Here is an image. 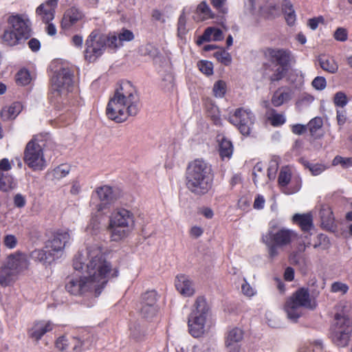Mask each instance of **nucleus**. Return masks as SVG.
<instances>
[{
	"instance_id": "obj_1",
	"label": "nucleus",
	"mask_w": 352,
	"mask_h": 352,
	"mask_svg": "<svg viewBox=\"0 0 352 352\" xmlns=\"http://www.w3.org/2000/svg\"><path fill=\"white\" fill-rule=\"evenodd\" d=\"M73 267L75 270H82L87 274L94 287L95 297L101 294L110 278L118 275V270L112 268L97 243L87 245L85 251H79L74 258Z\"/></svg>"
},
{
	"instance_id": "obj_2",
	"label": "nucleus",
	"mask_w": 352,
	"mask_h": 352,
	"mask_svg": "<svg viewBox=\"0 0 352 352\" xmlns=\"http://www.w3.org/2000/svg\"><path fill=\"white\" fill-rule=\"evenodd\" d=\"M140 109V98L136 88L129 81H122L108 102L107 115L109 119L122 122L129 116L137 115Z\"/></svg>"
},
{
	"instance_id": "obj_3",
	"label": "nucleus",
	"mask_w": 352,
	"mask_h": 352,
	"mask_svg": "<svg viewBox=\"0 0 352 352\" xmlns=\"http://www.w3.org/2000/svg\"><path fill=\"white\" fill-rule=\"evenodd\" d=\"M211 165L203 160H195L188 165L186 173V188L195 195H204L212 187Z\"/></svg>"
},
{
	"instance_id": "obj_4",
	"label": "nucleus",
	"mask_w": 352,
	"mask_h": 352,
	"mask_svg": "<svg viewBox=\"0 0 352 352\" xmlns=\"http://www.w3.org/2000/svg\"><path fill=\"white\" fill-rule=\"evenodd\" d=\"M135 227V215L131 210L124 208H115L109 216L108 230L113 241H119L126 237Z\"/></svg>"
},
{
	"instance_id": "obj_5",
	"label": "nucleus",
	"mask_w": 352,
	"mask_h": 352,
	"mask_svg": "<svg viewBox=\"0 0 352 352\" xmlns=\"http://www.w3.org/2000/svg\"><path fill=\"white\" fill-rule=\"evenodd\" d=\"M297 237L292 230L278 228L275 223H271L267 232L263 234L262 242L267 246L271 258L278 254V248L289 245Z\"/></svg>"
},
{
	"instance_id": "obj_6",
	"label": "nucleus",
	"mask_w": 352,
	"mask_h": 352,
	"mask_svg": "<svg viewBox=\"0 0 352 352\" xmlns=\"http://www.w3.org/2000/svg\"><path fill=\"white\" fill-rule=\"evenodd\" d=\"M316 307V301L310 296L308 289L302 287L286 300L284 310L288 319L296 322L302 316L304 309H314Z\"/></svg>"
},
{
	"instance_id": "obj_7",
	"label": "nucleus",
	"mask_w": 352,
	"mask_h": 352,
	"mask_svg": "<svg viewBox=\"0 0 352 352\" xmlns=\"http://www.w3.org/2000/svg\"><path fill=\"white\" fill-rule=\"evenodd\" d=\"M316 307V301L310 296L308 289L302 287L286 300L284 310L288 319L296 322L302 316L304 309H314Z\"/></svg>"
},
{
	"instance_id": "obj_8",
	"label": "nucleus",
	"mask_w": 352,
	"mask_h": 352,
	"mask_svg": "<svg viewBox=\"0 0 352 352\" xmlns=\"http://www.w3.org/2000/svg\"><path fill=\"white\" fill-rule=\"evenodd\" d=\"M209 311L206 298L203 296L197 297L188 320L189 333L194 338L201 337L205 333L206 321Z\"/></svg>"
},
{
	"instance_id": "obj_9",
	"label": "nucleus",
	"mask_w": 352,
	"mask_h": 352,
	"mask_svg": "<svg viewBox=\"0 0 352 352\" xmlns=\"http://www.w3.org/2000/svg\"><path fill=\"white\" fill-rule=\"evenodd\" d=\"M109 34H102L96 30L92 31L85 41V59L89 63L95 62L104 54L106 47H109Z\"/></svg>"
},
{
	"instance_id": "obj_10",
	"label": "nucleus",
	"mask_w": 352,
	"mask_h": 352,
	"mask_svg": "<svg viewBox=\"0 0 352 352\" xmlns=\"http://www.w3.org/2000/svg\"><path fill=\"white\" fill-rule=\"evenodd\" d=\"M43 146L39 144L36 136L28 142L23 153L25 164L33 170H41L46 167Z\"/></svg>"
},
{
	"instance_id": "obj_11",
	"label": "nucleus",
	"mask_w": 352,
	"mask_h": 352,
	"mask_svg": "<svg viewBox=\"0 0 352 352\" xmlns=\"http://www.w3.org/2000/svg\"><path fill=\"white\" fill-rule=\"evenodd\" d=\"M73 85V74L69 69H60L52 78V91L54 97L67 94Z\"/></svg>"
},
{
	"instance_id": "obj_12",
	"label": "nucleus",
	"mask_w": 352,
	"mask_h": 352,
	"mask_svg": "<svg viewBox=\"0 0 352 352\" xmlns=\"http://www.w3.org/2000/svg\"><path fill=\"white\" fill-rule=\"evenodd\" d=\"M351 336L352 323L338 322L332 326L331 338L336 345L341 347L347 346Z\"/></svg>"
},
{
	"instance_id": "obj_13",
	"label": "nucleus",
	"mask_w": 352,
	"mask_h": 352,
	"mask_svg": "<svg viewBox=\"0 0 352 352\" xmlns=\"http://www.w3.org/2000/svg\"><path fill=\"white\" fill-rule=\"evenodd\" d=\"M230 122L237 126L243 135H248L254 124V116L250 111L239 108L230 117Z\"/></svg>"
},
{
	"instance_id": "obj_14",
	"label": "nucleus",
	"mask_w": 352,
	"mask_h": 352,
	"mask_svg": "<svg viewBox=\"0 0 352 352\" xmlns=\"http://www.w3.org/2000/svg\"><path fill=\"white\" fill-rule=\"evenodd\" d=\"M70 240L68 231L58 230L52 234L51 237L45 243V248L55 257L56 254L62 252Z\"/></svg>"
},
{
	"instance_id": "obj_15",
	"label": "nucleus",
	"mask_w": 352,
	"mask_h": 352,
	"mask_svg": "<svg viewBox=\"0 0 352 352\" xmlns=\"http://www.w3.org/2000/svg\"><path fill=\"white\" fill-rule=\"evenodd\" d=\"M65 289L72 295H84L89 293L94 296V287L87 276L79 278H69Z\"/></svg>"
},
{
	"instance_id": "obj_16",
	"label": "nucleus",
	"mask_w": 352,
	"mask_h": 352,
	"mask_svg": "<svg viewBox=\"0 0 352 352\" xmlns=\"http://www.w3.org/2000/svg\"><path fill=\"white\" fill-rule=\"evenodd\" d=\"M95 193L101 201V204L97 206L98 212H103L107 209L108 205L113 203L119 197L118 192L107 185L97 188Z\"/></svg>"
},
{
	"instance_id": "obj_17",
	"label": "nucleus",
	"mask_w": 352,
	"mask_h": 352,
	"mask_svg": "<svg viewBox=\"0 0 352 352\" xmlns=\"http://www.w3.org/2000/svg\"><path fill=\"white\" fill-rule=\"evenodd\" d=\"M8 25L25 39L31 36L30 22L19 14L12 15L8 19Z\"/></svg>"
},
{
	"instance_id": "obj_18",
	"label": "nucleus",
	"mask_w": 352,
	"mask_h": 352,
	"mask_svg": "<svg viewBox=\"0 0 352 352\" xmlns=\"http://www.w3.org/2000/svg\"><path fill=\"white\" fill-rule=\"evenodd\" d=\"M59 0H46L36 9V15L43 23H49L54 18Z\"/></svg>"
},
{
	"instance_id": "obj_19",
	"label": "nucleus",
	"mask_w": 352,
	"mask_h": 352,
	"mask_svg": "<svg viewBox=\"0 0 352 352\" xmlns=\"http://www.w3.org/2000/svg\"><path fill=\"white\" fill-rule=\"evenodd\" d=\"M265 54L272 63H276V65L288 67L291 58V53L289 50L268 48Z\"/></svg>"
},
{
	"instance_id": "obj_20",
	"label": "nucleus",
	"mask_w": 352,
	"mask_h": 352,
	"mask_svg": "<svg viewBox=\"0 0 352 352\" xmlns=\"http://www.w3.org/2000/svg\"><path fill=\"white\" fill-rule=\"evenodd\" d=\"M6 265L16 276L28 268L29 261L25 254H12L8 256Z\"/></svg>"
},
{
	"instance_id": "obj_21",
	"label": "nucleus",
	"mask_w": 352,
	"mask_h": 352,
	"mask_svg": "<svg viewBox=\"0 0 352 352\" xmlns=\"http://www.w3.org/2000/svg\"><path fill=\"white\" fill-rule=\"evenodd\" d=\"M54 324L50 320L35 322L28 331V336L38 342L46 333L51 331Z\"/></svg>"
},
{
	"instance_id": "obj_22",
	"label": "nucleus",
	"mask_w": 352,
	"mask_h": 352,
	"mask_svg": "<svg viewBox=\"0 0 352 352\" xmlns=\"http://www.w3.org/2000/svg\"><path fill=\"white\" fill-rule=\"evenodd\" d=\"M351 305L346 301H341L336 305L335 322H341L352 323Z\"/></svg>"
},
{
	"instance_id": "obj_23",
	"label": "nucleus",
	"mask_w": 352,
	"mask_h": 352,
	"mask_svg": "<svg viewBox=\"0 0 352 352\" xmlns=\"http://www.w3.org/2000/svg\"><path fill=\"white\" fill-rule=\"evenodd\" d=\"M82 17V13L78 8H71L65 12L61 21V26L63 29H69L81 20Z\"/></svg>"
},
{
	"instance_id": "obj_24",
	"label": "nucleus",
	"mask_w": 352,
	"mask_h": 352,
	"mask_svg": "<svg viewBox=\"0 0 352 352\" xmlns=\"http://www.w3.org/2000/svg\"><path fill=\"white\" fill-rule=\"evenodd\" d=\"M270 67V65L268 63H264L263 65V76L265 78H268L271 82H276L282 80L285 76L286 73L288 71L287 67L276 65L275 69L272 68L271 69L272 71H273V73L272 74H270L268 70Z\"/></svg>"
},
{
	"instance_id": "obj_25",
	"label": "nucleus",
	"mask_w": 352,
	"mask_h": 352,
	"mask_svg": "<svg viewBox=\"0 0 352 352\" xmlns=\"http://www.w3.org/2000/svg\"><path fill=\"white\" fill-rule=\"evenodd\" d=\"M175 285L177 290L185 296H190L195 293L192 282L185 275H178Z\"/></svg>"
},
{
	"instance_id": "obj_26",
	"label": "nucleus",
	"mask_w": 352,
	"mask_h": 352,
	"mask_svg": "<svg viewBox=\"0 0 352 352\" xmlns=\"http://www.w3.org/2000/svg\"><path fill=\"white\" fill-rule=\"evenodd\" d=\"M109 48L116 50L121 47L124 41H131L134 39L133 33L129 30L123 29L118 36L109 34Z\"/></svg>"
},
{
	"instance_id": "obj_27",
	"label": "nucleus",
	"mask_w": 352,
	"mask_h": 352,
	"mask_svg": "<svg viewBox=\"0 0 352 352\" xmlns=\"http://www.w3.org/2000/svg\"><path fill=\"white\" fill-rule=\"evenodd\" d=\"M292 221L299 226L304 232L309 231L314 227L313 217L310 213H296L292 217Z\"/></svg>"
},
{
	"instance_id": "obj_28",
	"label": "nucleus",
	"mask_w": 352,
	"mask_h": 352,
	"mask_svg": "<svg viewBox=\"0 0 352 352\" xmlns=\"http://www.w3.org/2000/svg\"><path fill=\"white\" fill-rule=\"evenodd\" d=\"M217 138L219 142V152L221 157L222 159L225 157L230 158L233 153L232 142L222 134H219Z\"/></svg>"
},
{
	"instance_id": "obj_29",
	"label": "nucleus",
	"mask_w": 352,
	"mask_h": 352,
	"mask_svg": "<svg viewBox=\"0 0 352 352\" xmlns=\"http://www.w3.org/2000/svg\"><path fill=\"white\" fill-rule=\"evenodd\" d=\"M319 216L322 226L330 230L334 228V217L331 209L327 206H323L320 208Z\"/></svg>"
},
{
	"instance_id": "obj_30",
	"label": "nucleus",
	"mask_w": 352,
	"mask_h": 352,
	"mask_svg": "<svg viewBox=\"0 0 352 352\" xmlns=\"http://www.w3.org/2000/svg\"><path fill=\"white\" fill-rule=\"evenodd\" d=\"M30 257L43 264H50L54 261L55 257L45 248L43 249H36L30 253Z\"/></svg>"
},
{
	"instance_id": "obj_31",
	"label": "nucleus",
	"mask_w": 352,
	"mask_h": 352,
	"mask_svg": "<svg viewBox=\"0 0 352 352\" xmlns=\"http://www.w3.org/2000/svg\"><path fill=\"white\" fill-rule=\"evenodd\" d=\"M22 106L19 102H14L9 107H6L1 111L3 120H14L21 111Z\"/></svg>"
},
{
	"instance_id": "obj_32",
	"label": "nucleus",
	"mask_w": 352,
	"mask_h": 352,
	"mask_svg": "<svg viewBox=\"0 0 352 352\" xmlns=\"http://www.w3.org/2000/svg\"><path fill=\"white\" fill-rule=\"evenodd\" d=\"M318 63L320 67L329 74H336L338 70V65L337 62L333 59L327 58L324 55L318 56Z\"/></svg>"
},
{
	"instance_id": "obj_33",
	"label": "nucleus",
	"mask_w": 352,
	"mask_h": 352,
	"mask_svg": "<svg viewBox=\"0 0 352 352\" xmlns=\"http://www.w3.org/2000/svg\"><path fill=\"white\" fill-rule=\"evenodd\" d=\"M2 39L6 44L10 46H14L25 40L21 35H18L10 26L5 30Z\"/></svg>"
},
{
	"instance_id": "obj_34",
	"label": "nucleus",
	"mask_w": 352,
	"mask_h": 352,
	"mask_svg": "<svg viewBox=\"0 0 352 352\" xmlns=\"http://www.w3.org/2000/svg\"><path fill=\"white\" fill-rule=\"evenodd\" d=\"M16 275L5 265L0 270V285L7 287L13 283Z\"/></svg>"
},
{
	"instance_id": "obj_35",
	"label": "nucleus",
	"mask_w": 352,
	"mask_h": 352,
	"mask_svg": "<svg viewBox=\"0 0 352 352\" xmlns=\"http://www.w3.org/2000/svg\"><path fill=\"white\" fill-rule=\"evenodd\" d=\"M280 89H278L272 96V103L274 107H280L292 98L291 91H287L280 92Z\"/></svg>"
},
{
	"instance_id": "obj_36",
	"label": "nucleus",
	"mask_w": 352,
	"mask_h": 352,
	"mask_svg": "<svg viewBox=\"0 0 352 352\" xmlns=\"http://www.w3.org/2000/svg\"><path fill=\"white\" fill-rule=\"evenodd\" d=\"M282 7L287 24L293 25L296 21V14L292 4L289 0H283Z\"/></svg>"
},
{
	"instance_id": "obj_37",
	"label": "nucleus",
	"mask_w": 352,
	"mask_h": 352,
	"mask_svg": "<svg viewBox=\"0 0 352 352\" xmlns=\"http://www.w3.org/2000/svg\"><path fill=\"white\" fill-rule=\"evenodd\" d=\"M211 36H212L214 41H221L223 39V32L219 29L208 28L200 39L204 41H209L211 39Z\"/></svg>"
},
{
	"instance_id": "obj_38",
	"label": "nucleus",
	"mask_w": 352,
	"mask_h": 352,
	"mask_svg": "<svg viewBox=\"0 0 352 352\" xmlns=\"http://www.w3.org/2000/svg\"><path fill=\"white\" fill-rule=\"evenodd\" d=\"M70 171V167L67 164H60L56 167L48 174L52 177L53 179H60L66 177Z\"/></svg>"
},
{
	"instance_id": "obj_39",
	"label": "nucleus",
	"mask_w": 352,
	"mask_h": 352,
	"mask_svg": "<svg viewBox=\"0 0 352 352\" xmlns=\"http://www.w3.org/2000/svg\"><path fill=\"white\" fill-rule=\"evenodd\" d=\"M157 292L155 290L147 291L142 295L141 305L157 306Z\"/></svg>"
},
{
	"instance_id": "obj_40",
	"label": "nucleus",
	"mask_w": 352,
	"mask_h": 352,
	"mask_svg": "<svg viewBox=\"0 0 352 352\" xmlns=\"http://www.w3.org/2000/svg\"><path fill=\"white\" fill-rule=\"evenodd\" d=\"M268 120H270L272 125L277 126L283 124L285 122V118L283 114L278 113L274 109H270L267 112Z\"/></svg>"
},
{
	"instance_id": "obj_41",
	"label": "nucleus",
	"mask_w": 352,
	"mask_h": 352,
	"mask_svg": "<svg viewBox=\"0 0 352 352\" xmlns=\"http://www.w3.org/2000/svg\"><path fill=\"white\" fill-rule=\"evenodd\" d=\"M243 331L241 329L238 327L233 328L228 331L226 340L241 343L243 339Z\"/></svg>"
},
{
	"instance_id": "obj_42",
	"label": "nucleus",
	"mask_w": 352,
	"mask_h": 352,
	"mask_svg": "<svg viewBox=\"0 0 352 352\" xmlns=\"http://www.w3.org/2000/svg\"><path fill=\"white\" fill-rule=\"evenodd\" d=\"M13 185L12 177L0 171V190L8 191L13 188Z\"/></svg>"
},
{
	"instance_id": "obj_43",
	"label": "nucleus",
	"mask_w": 352,
	"mask_h": 352,
	"mask_svg": "<svg viewBox=\"0 0 352 352\" xmlns=\"http://www.w3.org/2000/svg\"><path fill=\"white\" fill-rule=\"evenodd\" d=\"M16 82L21 86L28 85L31 81V76L27 69H21L16 74Z\"/></svg>"
},
{
	"instance_id": "obj_44",
	"label": "nucleus",
	"mask_w": 352,
	"mask_h": 352,
	"mask_svg": "<svg viewBox=\"0 0 352 352\" xmlns=\"http://www.w3.org/2000/svg\"><path fill=\"white\" fill-rule=\"evenodd\" d=\"M291 177L289 169L287 167L282 168L278 178V184L282 187L286 186L289 183Z\"/></svg>"
},
{
	"instance_id": "obj_45",
	"label": "nucleus",
	"mask_w": 352,
	"mask_h": 352,
	"mask_svg": "<svg viewBox=\"0 0 352 352\" xmlns=\"http://www.w3.org/2000/svg\"><path fill=\"white\" fill-rule=\"evenodd\" d=\"M157 306L141 305L140 314L142 316L147 320L152 319L157 314Z\"/></svg>"
},
{
	"instance_id": "obj_46",
	"label": "nucleus",
	"mask_w": 352,
	"mask_h": 352,
	"mask_svg": "<svg viewBox=\"0 0 352 352\" xmlns=\"http://www.w3.org/2000/svg\"><path fill=\"white\" fill-rule=\"evenodd\" d=\"M278 158L274 157L270 162L269 167L267 168V177L270 180L274 179L276 177V172L278 169Z\"/></svg>"
},
{
	"instance_id": "obj_47",
	"label": "nucleus",
	"mask_w": 352,
	"mask_h": 352,
	"mask_svg": "<svg viewBox=\"0 0 352 352\" xmlns=\"http://www.w3.org/2000/svg\"><path fill=\"white\" fill-rule=\"evenodd\" d=\"M213 93L215 97L223 98L226 91V84L223 80L217 81L213 86Z\"/></svg>"
},
{
	"instance_id": "obj_48",
	"label": "nucleus",
	"mask_w": 352,
	"mask_h": 352,
	"mask_svg": "<svg viewBox=\"0 0 352 352\" xmlns=\"http://www.w3.org/2000/svg\"><path fill=\"white\" fill-rule=\"evenodd\" d=\"M322 124V120L319 117L311 119L307 124L311 135H314L318 130L321 129Z\"/></svg>"
},
{
	"instance_id": "obj_49",
	"label": "nucleus",
	"mask_w": 352,
	"mask_h": 352,
	"mask_svg": "<svg viewBox=\"0 0 352 352\" xmlns=\"http://www.w3.org/2000/svg\"><path fill=\"white\" fill-rule=\"evenodd\" d=\"M214 56L221 63L225 65H228L231 63L232 58L230 54L227 52L226 50H222L218 52H216L214 54Z\"/></svg>"
},
{
	"instance_id": "obj_50",
	"label": "nucleus",
	"mask_w": 352,
	"mask_h": 352,
	"mask_svg": "<svg viewBox=\"0 0 352 352\" xmlns=\"http://www.w3.org/2000/svg\"><path fill=\"white\" fill-rule=\"evenodd\" d=\"M340 164L342 168H346L352 166V157H342L336 156L333 160V165L336 166Z\"/></svg>"
},
{
	"instance_id": "obj_51",
	"label": "nucleus",
	"mask_w": 352,
	"mask_h": 352,
	"mask_svg": "<svg viewBox=\"0 0 352 352\" xmlns=\"http://www.w3.org/2000/svg\"><path fill=\"white\" fill-rule=\"evenodd\" d=\"M333 102L336 106L344 107L348 102L346 95L342 91L337 92L334 96Z\"/></svg>"
},
{
	"instance_id": "obj_52",
	"label": "nucleus",
	"mask_w": 352,
	"mask_h": 352,
	"mask_svg": "<svg viewBox=\"0 0 352 352\" xmlns=\"http://www.w3.org/2000/svg\"><path fill=\"white\" fill-rule=\"evenodd\" d=\"M198 67L199 70L204 74L210 76L213 73V67L211 62L201 60L199 62Z\"/></svg>"
},
{
	"instance_id": "obj_53",
	"label": "nucleus",
	"mask_w": 352,
	"mask_h": 352,
	"mask_svg": "<svg viewBox=\"0 0 352 352\" xmlns=\"http://www.w3.org/2000/svg\"><path fill=\"white\" fill-rule=\"evenodd\" d=\"M349 290V286L341 282H334L331 287V291L333 293L345 294Z\"/></svg>"
},
{
	"instance_id": "obj_54",
	"label": "nucleus",
	"mask_w": 352,
	"mask_h": 352,
	"mask_svg": "<svg viewBox=\"0 0 352 352\" xmlns=\"http://www.w3.org/2000/svg\"><path fill=\"white\" fill-rule=\"evenodd\" d=\"M197 10V12L203 14L204 15V17L211 19L214 18V14H212L210 8L205 1H202L198 5Z\"/></svg>"
},
{
	"instance_id": "obj_55",
	"label": "nucleus",
	"mask_w": 352,
	"mask_h": 352,
	"mask_svg": "<svg viewBox=\"0 0 352 352\" xmlns=\"http://www.w3.org/2000/svg\"><path fill=\"white\" fill-rule=\"evenodd\" d=\"M333 37L338 41L344 42L348 39V32L344 28H338L335 31Z\"/></svg>"
},
{
	"instance_id": "obj_56",
	"label": "nucleus",
	"mask_w": 352,
	"mask_h": 352,
	"mask_svg": "<svg viewBox=\"0 0 352 352\" xmlns=\"http://www.w3.org/2000/svg\"><path fill=\"white\" fill-rule=\"evenodd\" d=\"M311 85L317 90H323L327 86V80L324 77L317 76L313 80Z\"/></svg>"
},
{
	"instance_id": "obj_57",
	"label": "nucleus",
	"mask_w": 352,
	"mask_h": 352,
	"mask_svg": "<svg viewBox=\"0 0 352 352\" xmlns=\"http://www.w3.org/2000/svg\"><path fill=\"white\" fill-rule=\"evenodd\" d=\"M100 227V221L98 217L91 218L89 224L87 226V229L90 230L91 234H96Z\"/></svg>"
},
{
	"instance_id": "obj_58",
	"label": "nucleus",
	"mask_w": 352,
	"mask_h": 352,
	"mask_svg": "<svg viewBox=\"0 0 352 352\" xmlns=\"http://www.w3.org/2000/svg\"><path fill=\"white\" fill-rule=\"evenodd\" d=\"M226 2V0H210L212 6L223 14L227 12V8L224 7Z\"/></svg>"
},
{
	"instance_id": "obj_59",
	"label": "nucleus",
	"mask_w": 352,
	"mask_h": 352,
	"mask_svg": "<svg viewBox=\"0 0 352 352\" xmlns=\"http://www.w3.org/2000/svg\"><path fill=\"white\" fill-rule=\"evenodd\" d=\"M186 16H185V14L183 12L180 15L179 20H178V23H177V31H178V34L179 36L185 34V32H186Z\"/></svg>"
},
{
	"instance_id": "obj_60",
	"label": "nucleus",
	"mask_w": 352,
	"mask_h": 352,
	"mask_svg": "<svg viewBox=\"0 0 352 352\" xmlns=\"http://www.w3.org/2000/svg\"><path fill=\"white\" fill-rule=\"evenodd\" d=\"M3 243L7 248L12 249L16 245L17 239L14 235L8 234L4 237Z\"/></svg>"
},
{
	"instance_id": "obj_61",
	"label": "nucleus",
	"mask_w": 352,
	"mask_h": 352,
	"mask_svg": "<svg viewBox=\"0 0 352 352\" xmlns=\"http://www.w3.org/2000/svg\"><path fill=\"white\" fill-rule=\"evenodd\" d=\"M306 166L314 175H318L320 174L325 169V167L323 165L318 164H311L308 163V164Z\"/></svg>"
},
{
	"instance_id": "obj_62",
	"label": "nucleus",
	"mask_w": 352,
	"mask_h": 352,
	"mask_svg": "<svg viewBox=\"0 0 352 352\" xmlns=\"http://www.w3.org/2000/svg\"><path fill=\"white\" fill-rule=\"evenodd\" d=\"M76 343L74 346V351L76 352H80L82 350L88 349L89 348V345L87 344V341L81 340L80 339L75 340Z\"/></svg>"
},
{
	"instance_id": "obj_63",
	"label": "nucleus",
	"mask_w": 352,
	"mask_h": 352,
	"mask_svg": "<svg viewBox=\"0 0 352 352\" xmlns=\"http://www.w3.org/2000/svg\"><path fill=\"white\" fill-rule=\"evenodd\" d=\"M228 352H239L241 349V343L234 342L228 340L225 342Z\"/></svg>"
},
{
	"instance_id": "obj_64",
	"label": "nucleus",
	"mask_w": 352,
	"mask_h": 352,
	"mask_svg": "<svg viewBox=\"0 0 352 352\" xmlns=\"http://www.w3.org/2000/svg\"><path fill=\"white\" fill-rule=\"evenodd\" d=\"M26 204V199L21 194L18 193L14 197V204L16 208H23Z\"/></svg>"
}]
</instances>
